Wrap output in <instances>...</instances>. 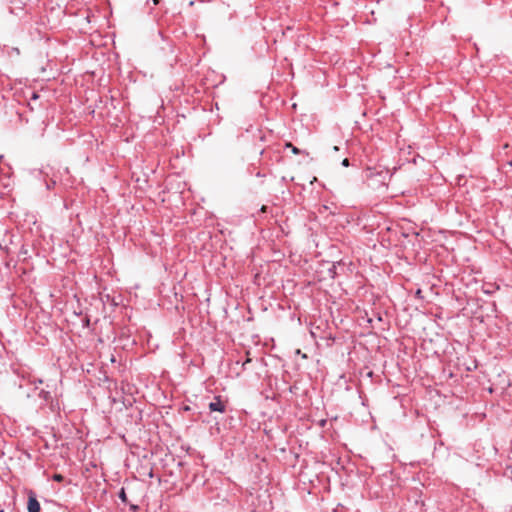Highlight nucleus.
Wrapping results in <instances>:
<instances>
[{
	"label": "nucleus",
	"mask_w": 512,
	"mask_h": 512,
	"mask_svg": "<svg viewBox=\"0 0 512 512\" xmlns=\"http://www.w3.org/2000/svg\"><path fill=\"white\" fill-rule=\"evenodd\" d=\"M225 408H226L225 404L222 402V400L219 396H216L214 398V401L209 403V409H210V411H213V412L224 413Z\"/></svg>",
	"instance_id": "nucleus-1"
},
{
	"label": "nucleus",
	"mask_w": 512,
	"mask_h": 512,
	"mask_svg": "<svg viewBox=\"0 0 512 512\" xmlns=\"http://www.w3.org/2000/svg\"><path fill=\"white\" fill-rule=\"evenodd\" d=\"M342 165H343L344 167H348V166L350 165L349 160H348L347 158H345V159L342 161Z\"/></svg>",
	"instance_id": "nucleus-6"
},
{
	"label": "nucleus",
	"mask_w": 512,
	"mask_h": 512,
	"mask_svg": "<svg viewBox=\"0 0 512 512\" xmlns=\"http://www.w3.org/2000/svg\"><path fill=\"white\" fill-rule=\"evenodd\" d=\"M250 361H251V359H250V358H247V359L243 362L242 367H243V368H245V367H246V364H248Z\"/></svg>",
	"instance_id": "nucleus-7"
},
{
	"label": "nucleus",
	"mask_w": 512,
	"mask_h": 512,
	"mask_svg": "<svg viewBox=\"0 0 512 512\" xmlns=\"http://www.w3.org/2000/svg\"><path fill=\"white\" fill-rule=\"evenodd\" d=\"M27 508L28 512H40V503L33 492L29 494Z\"/></svg>",
	"instance_id": "nucleus-2"
},
{
	"label": "nucleus",
	"mask_w": 512,
	"mask_h": 512,
	"mask_svg": "<svg viewBox=\"0 0 512 512\" xmlns=\"http://www.w3.org/2000/svg\"><path fill=\"white\" fill-rule=\"evenodd\" d=\"M286 147H287V148H291V151H292L294 154H299V153H300V150H299L297 147L293 146L291 143H287V144H286Z\"/></svg>",
	"instance_id": "nucleus-3"
},
{
	"label": "nucleus",
	"mask_w": 512,
	"mask_h": 512,
	"mask_svg": "<svg viewBox=\"0 0 512 512\" xmlns=\"http://www.w3.org/2000/svg\"><path fill=\"white\" fill-rule=\"evenodd\" d=\"M53 479H54L55 481H57V482H60V481H62V480H63V476H62V475H60V474H55V475L53 476Z\"/></svg>",
	"instance_id": "nucleus-5"
},
{
	"label": "nucleus",
	"mask_w": 512,
	"mask_h": 512,
	"mask_svg": "<svg viewBox=\"0 0 512 512\" xmlns=\"http://www.w3.org/2000/svg\"><path fill=\"white\" fill-rule=\"evenodd\" d=\"M338 150H339L338 146H333V151H338Z\"/></svg>",
	"instance_id": "nucleus-9"
},
{
	"label": "nucleus",
	"mask_w": 512,
	"mask_h": 512,
	"mask_svg": "<svg viewBox=\"0 0 512 512\" xmlns=\"http://www.w3.org/2000/svg\"><path fill=\"white\" fill-rule=\"evenodd\" d=\"M119 498L123 501V502H126L127 500V496H126V493H125V490L122 488L120 493H119Z\"/></svg>",
	"instance_id": "nucleus-4"
},
{
	"label": "nucleus",
	"mask_w": 512,
	"mask_h": 512,
	"mask_svg": "<svg viewBox=\"0 0 512 512\" xmlns=\"http://www.w3.org/2000/svg\"><path fill=\"white\" fill-rule=\"evenodd\" d=\"M154 5H157L159 3V0H152Z\"/></svg>",
	"instance_id": "nucleus-8"
}]
</instances>
